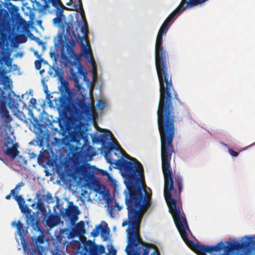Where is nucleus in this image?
<instances>
[{"mask_svg": "<svg viewBox=\"0 0 255 255\" xmlns=\"http://www.w3.org/2000/svg\"><path fill=\"white\" fill-rule=\"evenodd\" d=\"M49 65V68H50V69L48 71V74L50 76H51L52 77H54L55 76H54V75H55V74H53V71H52V66L50 65Z\"/></svg>", "mask_w": 255, "mask_h": 255, "instance_id": "13d9d810", "label": "nucleus"}, {"mask_svg": "<svg viewBox=\"0 0 255 255\" xmlns=\"http://www.w3.org/2000/svg\"><path fill=\"white\" fill-rule=\"evenodd\" d=\"M115 207L117 208V210L120 211L123 209V205H120L119 202H116L115 203Z\"/></svg>", "mask_w": 255, "mask_h": 255, "instance_id": "3c124183", "label": "nucleus"}, {"mask_svg": "<svg viewBox=\"0 0 255 255\" xmlns=\"http://www.w3.org/2000/svg\"><path fill=\"white\" fill-rule=\"evenodd\" d=\"M18 162L19 163L23 164L24 165H26L27 164V159L23 157L21 155H19L18 157Z\"/></svg>", "mask_w": 255, "mask_h": 255, "instance_id": "58836bf2", "label": "nucleus"}, {"mask_svg": "<svg viewBox=\"0 0 255 255\" xmlns=\"http://www.w3.org/2000/svg\"><path fill=\"white\" fill-rule=\"evenodd\" d=\"M27 110V114L31 117L29 122L31 123L33 132L35 134L37 140L36 141L37 144L39 146L43 145L45 142H47L50 136V132L47 129L46 126H42L39 122V119L34 116L32 109L26 108Z\"/></svg>", "mask_w": 255, "mask_h": 255, "instance_id": "4468645a", "label": "nucleus"}, {"mask_svg": "<svg viewBox=\"0 0 255 255\" xmlns=\"http://www.w3.org/2000/svg\"><path fill=\"white\" fill-rule=\"evenodd\" d=\"M39 60L40 61L41 64H43L44 65H49L47 61L45 60L44 58L40 57L39 59Z\"/></svg>", "mask_w": 255, "mask_h": 255, "instance_id": "bf43d9fd", "label": "nucleus"}, {"mask_svg": "<svg viewBox=\"0 0 255 255\" xmlns=\"http://www.w3.org/2000/svg\"><path fill=\"white\" fill-rule=\"evenodd\" d=\"M110 150L107 148L104 152V157L106 162L110 163L109 169H120L122 171L121 175L124 178V183L126 187L125 191L129 192L144 190L141 179L144 177V169L142 164L134 157L125 153L123 156L125 159L113 160L108 158Z\"/></svg>", "mask_w": 255, "mask_h": 255, "instance_id": "7ed1b4c3", "label": "nucleus"}, {"mask_svg": "<svg viewBox=\"0 0 255 255\" xmlns=\"http://www.w3.org/2000/svg\"><path fill=\"white\" fill-rule=\"evenodd\" d=\"M13 199L16 201L19 207L25 204V200L21 195L14 196Z\"/></svg>", "mask_w": 255, "mask_h": 255, "instance_id": "c85d7f7f", "label": "nucleus"}, {"mask_svg": "<svg viewBox=\"0 0 255 255\" xmlns=\"http://www.w3.org/2000/svg\"><path fill=\"white\" fill-rule=\"evenodd\" d=\"M66 5L70 6L71 8L72 9L77 10H83V11L84 12L82 0H69V1L66 3ZM82 16H84L85 18H86L85 15V14L84 12L83 14H81V17H82ZM81 18V17H80V18H79L78 17L77 19L76 22H77V21L78 20H80ZM76 25V23L75 24H73V25H72L73 27V30L75 29Z\"/></svg>", "mask_w": 255, "mask_h": 255, "instance_id": "412c9836", "label": "nucleus"}, {"mask_svg": "<svg viewBox=\"0 0 255 255\" xmlns=\"http://www.w3.org/2000/svg\"><path fill=\"white\" fill-rule=\"evenodd\" d=\"M40 204V203H37L36 201H34V202L30 205V206L31 207L34 209H36L39 208Z\"/></svg>", "mask_w": 255, "mask_h": 255, "instance_id": "de8ad7c7", "label": "nucleus"}, {"mask_svg": "<svg viewBox=\"0 0 255 255\" xmlns=\"http://www.w3.org/2000/svg\"><path fill=\"white\" fill-rule=\"evenodd\" d=\"M40 211L42 215L44 217L47 215V209L43 203H40L39 208H38Z\"/></svg>", "mask_w": 255, "mask_h": 255, "instance_id": "72a5a7b5", "label": "nucleus"}, {"mask_svg": "<svg viewBox=\"0 0 255 255\" xmlns=\"http://www.w3.org/2000/svg\"><path fill=\"white\" fill-rule=\"evenodd\" d=\"M107 247L108 252L105 253V255H117V251L112 244L108 245Z\"/></svg>", "mask_w": 255, "mask_h": 255, "instance_id": "393cba45", "label": "nucleus"}, {"mask_svg": "<svg viewBox=\"0 0 255 255\" xmlns=\"http://www.w3.org/2000/svg\"><path fill=\"white\" fill-rule=\"evenodd\" d=\"M45 197V200L47 203L50 204L54 202L52 194L49 191L46 192Z\"/></svg>", "mask_w": 255, "mask_h": 255, "instance_id": "473e14b6", "label": "nucleus"}, {"mask_svg": "<svg viewBox=\"0 0 255 255\" xmlns=\"http://www.w3.org/2000/svg\"><path fill=\"white\" fill-rule=\"evenodd\" d=\"M30 50L31 51H33V53H34V55L39 59L40 57H41V56L39 54V52L37 50H35L34 48H30Z\"/></svg>", "mask_w": 255, "mask_h": 255, "instance_id": "8fccbe9b", "label": "nucleus"}, {"mask_svg": "<svg viewBox=\"0 0 255 255\" xmlns=\"http://www.w3.org/2000/svg\"><path fill=\"white\" fill-rule=\"evenodd\" d=\"M5 139L7 145H12L14 143L13 142L14 139L12 138L10 135H6Z\"/></svg>", "mask_w": 255, "mask_h": 255, "instance_id": "ea45409f", "label": "nucleus"}, {"mask_svg": "<svg viewBox=\"0 0 255 255\" xmlns=\"http://www.w3.org/2000/svg\"><path fill=\"white\" fill-rule=\"evenodd\" d=\"M31 40H34L36 42L39 46H41L42 48V51H44L46 49V43L41 40L39 37L34 36L33 34L30 33L29 36Z\"/></svg>", "mask_w": 255, "mask_h": 255, "instance_id": "5701e85b", "label": "nucleus"}, {"mask_svg": "<svg viewBox=\"0 0 255 255\" xmlns=\"http://www.w3.org/2000/svg\"><path fill=\"white\" fill-rule=\"evenodd\" d=\"M76 68L78 71V74L80 77H81L84 75L86 74L84 68L81 65L80 63L77 62L76 63Z\"/></svg>", "mask_w": 255, "mask_h": 255, "instance_id": "a878e982", "label": "nucleus"}, {"mask_svg": "<svg viewBox=\"0 0 255 255\" xmlns=\"http://www.w3.org/2000/svg\"><path fill=\"white\" fill-rule=\"evenodd\" d=\"M45 100L47 101V103H48L49 107H50V108L53 107L52 101L50 100V97L48 99L45 98Z\"/></svg>", "mask_w": 255, "mask_h": 255, "instance_id": "6e6d98bb", "label": "nucleus"}, {"mask_svg": "<svg viewBox=\"0 0 255 255\" xmlns=\"http://www.w3.org/2000/svg\"><path fill=\"white\" fill-rule=\"evenodd\" d=\"M11 93L13 97H16V99L15 100V102H16L17 103V102L19 101V102H21L22 103V104H23L22 109H26V108H28V107H26V102L24 101H23V100H22L21 99V98L19 96V95H16L14 93V92L13 91H11Z\"/></svg>", "mask_w": 255, "mask_h": 255, "instance_id": "c756f323", "label": "nucleus"}, {"mask_svg": "<svg viewBox=\"0 0 255 255\" xmlns=\"http://www.w3.org/2000/svg\"><path fill=\"white\" fill-rule=\"evenodd\" d=\"M34 66L36 70H40L41 68V63L39 60H37L34 61Z\"/></svg>", "mask_w": 255, "mask_h": 255, "instance_id": "37998d69", "label": "nucleus"}, {"mask_svg": "<svg viewBox=\"0 0 255 255\" xmlns=\"http://www.w3.org/2000/svg\"><path fill=\"white\" fill-rule=\"evenodd\" d=\"M100 228H102V225H96L95 229L91 233V236L93 237H98L99 235Z\"/></svg>", "mask_w": 255, "mask_h": 255, "instance_id": "7c9ffc66", "label": "nucleus"}, {"mask_svg": "<svg viewBox=\"0 0 255 255\" xmlns=\"http://www.w3.org/2000/svg\"><path fill=\"white\" fill-rule=\"evenodd\" d=\"M8 102L7 106L8 108L14 113V115L21 121L25 123H28L29 120L27 119L25 115L18 110V104L15 102V100L10 97V94L8 95Z\"/></svg>", "mask_w": 255, "mask_h": 255, "instance_id": "a211bd4d", "label": "nucleus"}, {"mask_svg": "<svg viewBox=\"0 0 255 255\" xmlns=\"http://www.w3.org/2000/svg\"><path fill=\"white\" fill-rule=\"evenodd\" d=\"M254 236H245L242 242H226L223 241L211 247H199V250L210 255H255Z\"/></svg>", "mask_w": 255, "mask_h": 255, "instance_id": "39448f33", "label": "nucleus"}, {"mask_svg": "<svg viewBox=\"0 0 255 255\" xmlns=\"http://www.w3.org/2000/svg\"><path fill=\"white\" fill-rule=\"evenodd\" d=\"M38 119L44 126H48L53 130V138L57 133H63L64 129L67 127L66 120L60 114L58 117L54 118L52 115H48L45 111H43L40 114Z\"/></svg>", "mask_w": 255, "mask_h": 255, "instance_id": "ddd939ff", "label": "nucleus"}, {"mask_svg": "<svg viewBox=\"0 0 255 255\" xmlns=\"http://www.w3.org/2000/svg\"><path fill=\"white\" fill-rule=\"evenodd\" d=\"M42 86L43 88V91L45 94L46 99H48L50 97L51 93L48 90L47 85L45 83V82L42 81Z\"/></svg>", "mask_w": 255, "mask_h": 255, "instance_id": "f704fd0d", "label": "nucleus"}, {"mask_svg": "<svg viewBox=\"0 0 255 255\" xmlns=\"http://www.w3.org/2000/svg\"><path fill=\"white\" fill-rule=\"evenodd\" d=\"M80 30V34L78 32L77 35L75 34L74 30L72 31L78 43L81 45V49L84 57L87 59L92 66L91 74L94 80L98 78L97 65L94 60L92 49L88 44L89 29L88 24L84 16H82L80 20L76 22L75 30Z\"/></svg>", "mask_w": 255, "mask_h": 255, "instance_id": "6e6552de", "label": "nucleus"}, {"mask_svg": "<svg viewBox=\"0 0 255 255\" xmlns=\"http://www.w3.org/2000/svg\"><path fill=\"white\" fill-rule=\"evenodd\" d=\"M169 27L162 24L158 32L155 45V65L159 82V100L157 110V116L175 115L172 100H177L178 94L173 90L174 97H171V76L167 73L166 66V51L162 46L163 36L168 31Z\"/></svg>", "mask_w": 255, "mask_h": 255, "instance_id": "f257e3e1", "label": "nucleus"}, {"mask_svg": "<svg viewBox=\"0 0 255 255\" xmlns=\"http://www.w3.org/2000/svg\"><path fill=\"white\" fill-rule=\"evenodd\" d=\"M30 98V96H28V92H26L22 94L21 99L26 102V100H29Z\"/></svg>", "mask_w": 255, "mask_h": 255, "instance_id": "c03bdc74", "label": "nucleus"}, {"mask_svg": "<svg viewBox=\"0 0 255 255\" xmlns=\"http://www.w3.org/2000/svg\"><path fill=\"white\" fill-rule=\"evenodd\" d=\"M124 194L128 218L126 221L122 222V226L124 227L128 226L126 230V246H140L142 241L137 232L144 214L150 213L152 211L151 195L146 193L144 190L131 192L124 191Z\"/></svg>", "mask_w": 255, "mask_h": 255, "instance_id": "f03ea898", "label": "nucleus"}, {"mask_svg": "<svg viewBox=\"0 0 255 255\" xmlns=\"http://www.w3.org/2000/svg\"><path fill=\"white\" fill-rule=\"evenodd\" d=\"M33 90L32 89H30L28 92V96H30V97H33Z\"/></svg>", "mask_w": 255, "mask_h": 255, "instance_id": "0e129e2a", "label": "nucleus"}, {"mask_svg": "<svg viewBox=\"0 0 255 255\" xmlns=\"http://www.w3.org/2000/svg\"><path fill=\"white\" fill-rule=\"evenodd\" d=\"M84 228H85V225L83 223H80L77 226V229H80V230L84 229Z\"/></svg>", "mask_w": 255, "mask_h": 255, "instance_id": "e2e57ef3", "label": "nucleus"}, {"mask_svg": "<svg viewBox=\"0 0 255 255\" xmlns=\"http://www.w3.org/2000/svg\"><path fill=\"white\" fill-rule=\"evenodd\" d=\"M22 182H21L20 183H18L16 185L15 188L18 191L22 187Z\"/></svg>", "mask_w": 255, "mask_h": 255, "instance_id": "680f3d73", "label": "nucleus"}, {"mask_svg": "<svg viewBox=\"0 0 255 255\" xmlns=\"http://www.w3.org/2000/svg\"><path fill=\"white\" fill-rule=\"evenodd\" d=\"M27 251H28L30 252V255H34V254L35 253L34 251L32 249H30L28 247V244L26 243V251H25V253H23V254H25L26 252H27ZM23 253H24L23 251Z\"/></svg>", "mask_w": 255, "mask_h": 255, "instance_id": "09e8293b", "label": "nucleus"}, {"mask_svg": "<svg viewBox=\"0 0 255 255\" xmlns=\"http://www.w3.org/2000/svg\"><path fill=\"white\" fill-rule=\"evenodd\" d=\"M11 196L12 195L10 193H9V194L5 196V198L6 200H10L11 198Z\"/></svg>", "mask_w": 255, "mask_h": 255, "instance_id": "69168bd1", "label": "nucleus"}, {"mask_svg": "<svg viewBox=\"0 0 255 255\" xmlns=\"http://www.w3.org/2000/svg\"><path fill=\"white\" fill-rule=\"evenodd\" d=\"M19 148L18 143L17 142L12 144V145L7 147V149L5 151V153L10 156L11 158L14 159L17 156H18L19 151L18 148Z\"/></svg>", "mask_w": 255, "mask_h": 255, "instance_id": "4be33fe9", "label": "nucleus"}, {"mask_svg": "<svg viewBox=\"0 0 255 255\" xmlns=\"http://www.w3.org/2000/svg\"><path fill=\"white\" fill-rule=\"evenodd\" d=\"M33 8L36 10H38L39 12L41 11L43 9V6H45L44 4H42L39 1H37L33 4Z\"/></svg>", "mask_w": 255, "mask_h": 255, "instance_id": "2f4dec72", "label": "nucleus"}, {"mask_svg": "<svg viewBox=\"0 0 255 255\" xmlns=\"http://www.w3.org/2000/svg\"><path fill=\"white\" fill-rule=\"evenodd\" d=\"M29 157L30 159H34L36 158V154L34 152L29 153Z\"/></svg>", "mask_w": 255, "mask_h": 255, "instance_id": "052dcab7", "label": "nucleus"}, {"mask_svg": "<svg viewBox=\"0 0 255 255\" xmlns=\"http://www.w3.org/2000/svg\"><path fill=\"white\" fill-rule=\"evenodd\" d=\"M61 67H57L55 70L54 76H57L60 85L58 86L60 95L59 98H54L55 106L57 110L61 112L65 111L67 108L68 98L72 92L69 88V82L64 79Z\"/></svg>", "mask_w": 255, "mask_h": 255, "instance_id": "9d476101", "label": "nucleus"}, {"mask_svg": "<svg viewBox=\"0 0 255 255\" xmlns=\"http://www.w3.org/2000/svg\"><path fill=\"white\" fill-rule=\"evenodd\" d=\"M36 102L37 100L36 99L33 98V97H30V98L28 101V103L32 106L33 109H36Z\"/></svg>", "mask_w": 255, "mask_h": 255, "instance_id": "4c0bfd02", "label": "nucleus"}, {"mask_svg": "<svg viewBox=\"0 0 255 255\" xmlns=\"http://www.w3.org/2000/svg\"><path fill=\"white\" fill-rule=\"evenodd\" d=\"M107 176L109 181H112L113 183H114L115 185H117V181L113 178L112 175L111 173H109V174H108Z\"/></svg>", "mask_w": 255, "mask_h": 255, "instance_id": "a19ab883", "label": "nucleus"}, {"mask_svg": "<svg viewBox=\"0 0 255 255\" xmlns=\"http://www.w3.org/2000/svg\"><path fill=\"white\" fill-rule=\"evenodd\" d=\"M21 212L25 215L26 218V226L24 227L23 224L20 221H14L11 223L12 228L16 230V240L18 244H20L22 246L24 253L26 251V236L28 234L27 230L29 227L32 228L31 233L32 235L36 232H39L40 228H41L39 224L40 218L38 217L39 211H35L31 214V209L26 204H24L19 207Z\"/></svg>", "mask_w": 255, "mask_h": 255, "instance_id": "0eeeda50", "label": "nucleus"}, {"mask_svg": "<svg viewBox=\"0 0 255 255\" xmlns=\"http://www.w3.org/2000/svg\"><path fill=\"white\" fill-rule=\"evenodd\" d=\"M68 208L65 210L66 216L69 219H75L81 213L79 207L74 204L72 201L69 202Z\"/></svg>", "mask_w": 255, "mask_h": 255, "instance_id": "aec40b11", "label": "nucleus"}, {"mask_svg": "<svg viewBox=\"0 0 255 255\" xmlns=\"http://www.w3.org/2000/svg\"><path fill=\"white\" fill-rule=\"evenodd\" d=\"M99 170L101 171V173L103 175H106L107 176L108 174H109V172L107 170L103 169L101 168H98Z\"/></svg>", "mask_w": 255, "mask_h": 255, "instance_id": "4d7b16f0", "label": "nucleus"}, {"mask_svg": "<svg viewBox=\"0 0 255 255\" xmlns=\"http://www.w3.org/2000/svg\"><path fill=\"white\" fill-rule=\"evenodd\" d=\"M92 142L93 144H97V145H102L101 143H98L99 140H101L100 135L98 134L97 132H96V133L94 134L93 136L92 135Z\"/></svg>", "mask_w": 255, "mask_h": 255, "instance_id": "cd10ccee", "label": "nucleus"}, {"mask_svg": "<svg viewBox=\"0 0 255 255\" xmlns=\"http://www.w3.org/2000/svg\"><path fill=\"white\" fill-rule=\"evenodd\" d=\"M48 214L43 217V220L45 221L46 225L50 229L58 226L60 223L59 217L51 213V210L48 209Z\"/></svg>", "mask_w": 255, "mask_h": 255, "instance_id": "6ab92c4d", "label": "nucleus"}, {"mask_svg": "<svg viewBox=\"0 0 255 255\" xmlns=\"http://www.w3.org/2000/svg\"><path fill=\"white\" fill-rule=\"evenodd\" d=\"M141 248L140 246H126L125 251L127 255H141ZM142 249V255H161L158 247L152 244H145L143 246Z\"/></svg>", "mask_w": 255, "mask_h": 255, "instance_id": "dca6fc26", "label": "nucleus"}, {"mask_svg": "<svg viewBox=\"0 0 255 255\" xmlns=\"http://www.w3.org/2000/svg\"><path fill=\"white\" fill-rule=\"evenodd\" d=\"M18 193V191L15 189V188L10 190V193L14 197V196L18 195L17 194Z\"/></svg>", "mask_w": 255, "mask_h": 255, "instance_id": "603ef678", "label": "nucleus"}, {"mask_svg": "<svg viewBox=\"0 0 255 255\" xmlns=\"http://www.w3.org/2000/svg\"><path fill=\"white\" fill-rule=\"evenodd\" d=\"M45 100H38V102L40 104L41 107L43 108L45 106Z\"/></svg>", "mask_w": 255, "mask_h": 255, "instance_id": "864d4df0", "label": "nucleus"}, {"mask_svg": "<svg viewBox=\"0 0 255 255\" xmlns=\"http://www.w3.org/2000/svg\"><path fill=\"white\" fill-rule=\"evenodd\" d=\"M112 146H113L114 148L116 151L121 152V153H122V155L124 154V153H123V152H122L123 151L121 149V148L118 144L113 143L112 144Z\"/></svg>", "mask_w": 255, "mask_h": 255, "instance_id": "a18cd8bd", "label": "nucleus"}, {"mask_svg": "<svg viewBox=\"0 0 255 255\" xmlns=\"http://www.w3.org/2000/svg\"><path fill=\"white\" fill-rule=\"evenodd\" d=\"M42 195L40 193H37L36 194V197L33 199V201L36 200L37 203H43L41 199Z\"/></svg>", "mask_w": 255, "mask_h": 255, "instance_id": "79ce46f5", "label": "nucleus"}, {"mask_svg": "<svg viewBox=\"0 0 255 255\" xmlns=\"http://www.w3.org/2000/svg\"><path fill=\"white\" fill-rule=\"evenodd\" d=\"M110 233V230L109 228L108 229H105L103 228L102 226V228H100L99 235H100L102 238H104V240L106 241L107 239V236Z\"/></svg>", "mask_w": 255, "mask_h": 255, "instance_id": "bb28decb", "label": "nucleus"}, {"mask_svg": "<svg viewBox=\"0 0 255 255\" xmlns=\"http://www.w3.org/2000/svg\"><path fill=\"white\" fill-rule=\"evenodd\" d=\"M228 152L230 154L234 157H237L238 155V152L234 151L233 149L231 148H228Z\"/></svg>", "mask_w": 255, "mask_h": 255, "instance_id": "49530a36", "label": "nucleus"}, {"mask_svg": "<svg viewBox=\"0 0 255 255\" xmlns=\"http://www.w3.org/2000/svg\"><path fill=\"white\" fill-rule=\"evenodd\" d=\"M105 103L102 100H99L96 104L97 109L100 110H103L105 108Z\"/></svg>", "mask_w": 255, "mask_h": 255, "instance_id": "e433bc0d", "label": "nucleus"}, {"mask_svg": "<svg viewBox=\"0 0 255 255\" xmlns=\"http://www.w3.org/2000/svg\"><path fill=\"white\" fill-rule=\"evenodd\" d=\"M0 25H3L5 29H10V25L8 22L9 18V11H17L19 10V7L12 4L10 0H0Z\"/></svg>", "mask_w": 255, "mask_h": 255, "instance_id": "2eb2a0df", "label": "nucleus"}, {"mask_svg": "<svg viewBox=\"0 0 255 255\" xmlns=\"http://www.w3.org/2000/svg\"><path fill=\"white\" fill-rule=\"evenodd\" d=\"M94 244L92 246L85 244L83 247L78 248L76 255H102L105 253V246L102 244Z\"/></svg>", "mask_w": 255, "mask_h": 255, "instance_id": "f3484780", "label": "nucleus"}, {"mask_svg": "<svg viewBox=\"0 0 255 255\" xmlns=\"http://www.w3.org/2000/svg\"><path fill=\"white\" fill-rule=\"evenodd\" d=\"M45 100H38V102L40 104L41 107L43 108L45 106Z\"/></svg>", "mask_w": 255, "mask_h": 255, "instance_id": "5fc2aeb1", "label": "nucleus"}, {"mask_svg": "<svg viewBox=\"0 0 255 255\" xmlns=\"http://www.w3.org/2000/svg\"><path fill=\"white\" fill-rule=\"evenodd\" d=\"M62 136L61 138L54 136L53 144L58 149L65 146L68 148L67 156L70 159H73L80 151V148L78 147L79 141L74 140L69 134V130L66 127L64 130L63 133H59Z\"/></svg>", "mask_w": 255, "mask_h": 255, "instance_id": "f8f14e48", "label": "nucleus"}, {"mask_svg": "<svg viewBox=\"0 0 255 255\" xmlns=\"http://www.w3.org/2000/svg\"><path fill=\"white\" fill-rule=\"evenodd\" d=\"M81 78L83 81L85 82L87 88H85L80 82L76 74L73 75V79L75 82V87L78 91H80L82 98L75 99L70 105L69 113L72 120L76 123H82L86 122L91 116L92 106L86 100L91 97V91L89 89L90 84L86 74Z\"/></svg>", "mask_w": 255, "mask_h": 255, "instance_id": "20e7f679", "label": "nucleus"}, {"mask_svg": "<svg viewBox=\"0 0 255 255\" xmlns=\"http://www.w3.org/2000/svg\"><path fill=\"white\" fill-rule=\"evenodd\" d=\"M18 55L20 57H22L23 56V53L22 52H18L17 55H15V57Z\"/></svg>", "mask_w": 255, "mask_h": 255, "instance_id": "338daca9", "label": "nucleus"}, {"mask_svg": "<svg viewBox=\"0 0 255 255\" xmlns=\"http://www.w3.org/2000/svg\"><path fill=\"white\" fill-rule=\"evenodd\" d=\"M105 207H107V210L108 212V215L111 218H115V216L113 214V207L112 205H109L107 204L105 205Z\"/></svg>", "mask_w": 255, "mask_h": 255, "instance_id": "c9c22d12", "label": "nucleus"}, {"mask_svg": "<svg viewBox=\"0 0 255 255\" xmlns=\"http://www.w3.org/2000/svg\"><path fill=\"white\" fill-rule=\"evenodd\" d=\"M70 29H68L66 34L67 39L65 40V42L62 43H59L57 45L55 46L54 38L53 39L54 45L50 48L49 56L55 63H56L57 59L54 48L59 45L61 46V58L63 61L67 63H71L74 59L75 54L74 47L75 42L73 39L71 40H69L68 39V34L70 33Z\"/></svg>", "mask_w": 255, "mask_h": 255, "instance_id": "9b49d317", "label": "nucleus"}, {"mask_svg": "<svg viewBox=\"0 0 255 255\" xmlns=\"http://www.w3.org/2000/svg\"><path fill=\"white\" fill-rule=\"evenodd\" d=\"M65 236L68 237L69 230L68 229H61L58 235L55 237L53 240L54 252L50 250L49 248L48 241L47 240L44 235L42 228H40L39 232H36L33 235L32 238L37 247V254L38 255H60L59 244H63L66 242Z\"/></svg>", "mask_w": 255, "mask_h": 255, "instance_id": "1a4fd4ad", "label": "nucleus"}, {"mask_svg": "<svg viewBox=\"0 0 255 255\" xmlns=\"http://www.w3.org/2000/svg\"><path fill=\"white\" fill-rule=\"evenodd\" d=\"M100 135L101 137V140H99L100 142H99L98 143H101L102 145H104L105 143H106L107 141L111 139V135L107 133H101Z\"/></svg>", "mask_w": 255, "mask_h": 255, "instance_id": "b1692460", "label": "nucleus"}, {"mask_svg": "<svg viewBox=\"0 0 255 255\" xmlns=\"http://www.w3.org/2000/svg\"><path fill=\"white\" fill-rule=\"evenodd\" d=\"M11 37L10 29L4 28L3 25H0V80L4 79L8 82H12L10 72L20 75V69L16 64H12L13 59L11 58L12 53Z\"/></svg>", "mask_w": 255, "mask_h": 255, "instance_id": "423d86ee", "label": "nucleus"}, {"mask_svg": "<svg viewBox=\"0 0 255 255\" xmlns=\"http://www.w3.org/2000/svg\"><path fill=\"white\" fill-rule=\"evenodd\" d=\"M39 73H40V74L41 75V76H42L43 73L45 72V70L44 69H42V70H39Z\"/></svg>", "mask_w": 255, "mask_h": 255, "instance_id": "774afa93", "label": "nucleus"}]
</instances>
